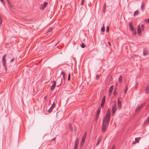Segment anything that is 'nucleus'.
<instances>
[{
  "mask_svg": "<svg viewBox=\"0 0 149 149\" xmlns=\"http://www.w3.org/2000/svg\"><path fill=\"white\" fill-rule=\"evenodd\" d=\"M109 121L108 122L106 121L105 119H104L102 122V125L101 128V131L102 132H104L108 127V125Z\"/></svg>",
  "mask_w": 149,
  "mask_h": 149,
  "instance_id": "f257e3e1",
  "label": "nucleus"
},
{
  "mask_svg": "<svg viewBox=\"0 0 149 149\" xmlns=\"http://www.w3.org/2000/svg\"><path fill=\"white\" fill-rule=\"evenodd\" d=\"M110 112L111 109H109L107 111L106 115L104 118L105 119L107 122H108V121H109L110 116Z\"/></svg>",
  "mask_w": 149,
  "mask_h": 149,
  "instance_id": "f03ea898",
  "label": "nucleus"
},
{
  "mask_svg": "<svg viewBox=\"0 0 149 149\" xmlns=\"http://www.w3.org/2000/svg\"><path fill=\"white\" fill-rule=\"evenodd\" d=\"M116 109V103L114 104L112 106V115L113 116L115 113V111Z\"/></svg>",
  "mask_w": 149,
  "mask_h": 149,
  "instance_id": "7ed1b4c3",
  "label": "nucleus"
},
{
  "mask_svg": "<svg viewBox=\"0 0 149 149\" xmlns=\"http://www.w3.org/2000/svg\"><path fill=\"white\" fill-rule=\"evenodd\" d=\"M6 54H5L4 56H3L2 57V62L3 63V66L5 67V68L6 70L7 68L6 66Z\"/></svg>",
  "mask_w": 149,
  "mask_h": 149,
  "instance_id": "20e7f679",
  "label": "nucleus"
},
{
  "mask_svg": "<svg viewBox=\"0 0 149 149\" xmlns=\"http://www.w3.org/2000/svg\"><path fill=\"white\" fill-rule=\"evenodd\" d=\"M144 104H142L140 105H139L138 107H137L136 110H135V112H137L138 111H139L140 109L143 107V106L144 105Z\"/></svg>",
  "mask_w": 149,
  "mask_h": 149,
  "instance_id": "39448f33",
  "label": "nucleus"
},
{
  "mask_svg": "<svg viewBox=\"0 0 149 149\" xmlns=\"http://www.w3.org/2000/svg\"><path fill=\"white\" fill-rule=\"evenodd\" d=\"M87 135V133L85 132L82 138L81 144L83 143L85 141L86 137Z\"/></svg>",
  "mask_w": 149,
  "mask_h": 149,
  "instance_id": "423d86ee",
  "label": "nucleus"
},
{
  "mask_svg": "<svg viewBox=\"0 0 149 149\" xmlns=\"http://www.w3.org/2000/svg\"><path fill=\"white\" fill-rule=\"evenodd\" d=\"M52 82L53 84L51 87V89L52 91L54 89L56 84V82L55 81H53Z\"/></svg>",
  "mask_w": 149,
  "mask_h": 149,
  "instance_id": "0eeeda50",
  "label": "nucleus"
},
{
  "mask_svg": "<svg viewBox=\"0 0 149 149\" xmlns=\"http://www.w3.org/2000/svg\"><path fill=\"white\" fill-rule=\"evenodd\" d=\"M132 22H130L129 23V26L130 30L132 31H134V27H133V26H132Z\"/></svg>",
  "mask_w": 149,
  "mask_h": 149,
  "instance_id": "6e6552de",
  "label": "nucleus"
},
{
  "mask_svg": "<svg viewBox=\"0 0 149 149\" xmlns=\"http://www.w3.org/2000/svg\"><path fill=\"white\" fill-rule=\"evenodd\" d=\"M55 106V104L54 103V102L52 106L48 110V111L49 112H51L52 111L54 107Z\"/></svg>",
  "mask_w": 149,
  "mask_h": 149,
  "instance_id": "1a4fd4ad",
  "label": "nucleus"
},
{
  "mask_svg": "<svg viewBox=\"0 0 149 149\" xmlns=\"http://www.w3.org/2000/svg\"><path fill=\"white\" fill-rule=\"evenodd\" d=\"M62 81V78H61L60 77L58 78L56 80L57 82L58 83L59 85L61 84Z\"/></svg>",
  "mask_w": 149,
  "mask_h": 149,
  "instance_id": "9d476101",
  "label": "nucleus"
},
{
  "mask_svg": "<svg viewBox=\"0 0 149 149\" xmlns=\"http://www.w3.org/2000/svg\"><path fill=\"white\" fill-rule=\"evenodd\" d=\"M137 32L139 35H140L141 34V31L140 27L139 25H138L137 27Z\"/></svg>",
  "mask_w": 149,
  "mask_h": 149,
  "instance_id": "9b49d317",
  "label": "nucleus"
},
{
  "mask_svg": "<svg viewBox=\"0 0 149 149\" xmlns=\"http://www.w3.org/2000/svg\"><path fill=\"white\" fill-rule=\"evenodd\" d=\"M113 85H112L109 88V95H110L111 94V93L112 91H113Z\"/></svg>",
  "mask_w": 149,
  "mask_h": 149,
  "instance_id": "f8f14e48",
  "label": "nucleus"
},
{
  "mask_svg": "<svg viewBox=\"0 0 149 149\" xmlns=\"http://www.w3.org/2000/svg\"><path fill=\"white\" fill-rule=\"evenodd\" d=\"M105 96H104L102 100V103H101V107H103V106L104 104V103H105Z\"/></svg>",
  "mask_w": 149,
  "mask_h": 149,
  "instance_id": "ddd939ff",
  "label": "nucleus"
},
{
  "mask_svg": "<svg viewBox=\"0 0 149 149\" xmlns=\"http://www.w3.org/2000/svg\"><path fill=\"white\" fill-rule=\"evenodd\" d=\"M148 52L146 49H144L143 52V55L146 56L148 54Z\"/></svg>",
  "mask_w": 149,
  "mask_h": 149,
  "instance_id": "4468645a",
  "label": "nucleus"
},
{
  "mask_svg": "<svg viewBox=\"0 0 149 149\" xmlns=\"http://www.w3.org/2000/svg\"><path fill=\"white\" fill-rule=\"evenodd\" d=\"M121 106V102L119 99L118 100V108H120Z\"/></svg>",
  "mask_w": 149,
  "mask_h": 149,
  "instance_id": "2eb2a0df",
  "label": "nucleus"
},
{
  "mask_svg": "<svg viewBox=\"0 0 149 149\" xmlns=\"http://www.w3.org/2000/svg\"><path fill=\"white\" fill-rule=\"evenodd\" d=\"M145 4L144 3H142L141 4V9L142 11H143L145 9Z\"/></svg>",
  "mask_w": 149,
  "mask_h": 149,
  "instance_id": "dca6fc26",
  "label": "nucleus"
},
{
  "mask_svg": "<svg viewBox=\"0 0 149 149\" xmlns=\"http://www.w3.org/2000/svg\"><path fill=\"white\" fill-rule=\"evenodd\" d=\"M149 91V87L148 86H147L146 88V94H148V91Z\"/></svg>",
  "mask_w": 149,
  "mask_h": 149,
  "instance_id": "f3484780",
  "label": "nucleus"
},
{
  "mask_svg": "<svg viewBox=\"0 0 149 149\" xmlns=\"http://www.w3.org/2000/svg\"><path fill=\"white\" fill-rule=\"evenodd\" d=\"M139 13L138 11V10H136L134 12V16L137 15H138Z\"/></svg>",
  "mask_w": 149,
  "mask_h": 149,
  "instance_id": "a211bd4d",
  "label": "nucleus"
},
{
  "mask_svg": "<svg viewBox=\"0 0 149 149\" xmlns=\"http://www.w3.org/2000/svg\"><path fill=\"white\" fill-rule=\"evenodd\" d=\"M78 142H79V139L78 138H77L75 142V146H77V145L78 144Z\"/></svg>",
  "mask_w": 149,
  "mask_h": 149,
  "instance_id": "6ab92c4d",
  "label": "nucleus"
},
{
  "mask_svg": "<svg viewBox=\"0 0 149 149\" xmlns=\"http://www.w3.org/2000/svg\"><path fill=\"white\" fill-rule=\"evenodd\" d=\"M122 79V77L121 76H120L119 77L118 79V81L119 83H121Z\"/></svg>",
  "mask_w": 149,
  "mask_h": 149,
  "instance_id": "aec40b11",
  "label": "nucleus"
},
{
  "mask_svg": "<svg viewBox=\"0 0 149 149\" xmlns=\"http://www.w3.org/2000/svg\"><path fill=\"white\" fill-rule=\"evenodd\" d=\"M69 129L70 130V131H71L72 132L73 131V129H72V127L71 126V124H70L69 125Z\"/></svg>",
  "mask_w": 149,
  "mask_h": 149,
  "instance_id": "412c9836",
  "label": "nucleus"
},
{
  "mask_svg": "<svg viewBox=\"0 0 149 149\" xmlns=\"http://www.w3.org/2000/svg\"><path fill=\"white\" fill-rule=\"evenodd\" d=\"M48 3L46 2H45L44 3L43 5H42V6H44V8H45L46 6L47 5Z\"/></svg>",
  "mask_w": 149,
  "mask_h": 149,
  "instance_id": "4be33fe9",
  "label": "nucleus"
},
{
  "mask_svg": "<svg viewBox=\"0 0 149 149\" xmlns=\"http://www.w3.org/2000/svg\"><path fill=\"white\" fill-rule=\"evenodd\" d=\"M101 140V139L100 138H98L97 142L96 144L97 145L100 143Z\"/></svg>",
  "mask_w": 149,
  "mask_h": 149,
  "instance_id": "5701e85b",
  "label": "nucleus"
},
{
  "mask_svg": "<svg viewBox=\"0 0 149 149\" xmlns=\"http://www.w3.org/2000/svg\"><path fill=\"white\" fill-rule=\"evenodd\" d=\"M127 86H126L125 87V89L124 91V93L125 94H126V92L127 91Z\"/></svg>",
  "mask_w": 149,
  "mask_h": 149,
  "instance_id": "b1692460",
  "label": "nucleus"
},
{
  "mask_svg": "<svg viewBox=\"0 0 149 149\" xmlns=\"http://www.w3.org/2000/svg\"><path fill=\"white\" fill-rule=\"evenodd\" d=\"M61 74L63 75V78L64 79H65V73L63 72L62 71L61 72Z\"/></svg>",
  "mask_w": 149,
  "mask_h": 149,
  "instance_id": "393cba45",
  "label": "nucleus"
},
{
  "mask_svg": "<svg viewBox=\"0 0 149 149\" xmlns=\"http://www.w3.org/2000/svg\"><path fill=\"white\" fill-rule=\"evenodd\" d=\"M53 29L52 28H50L47 30V33H48L51 31Z\"/></svg>",
  "mask_w": 149,
  "mask_h": 149,
  "instance_id": "a878e982",
  "label": "nucleus"
},
{
  "mask_svg": "<svg viewBox=\"0 0 149 149\" xmlns=\"http://www.w3.org/2000/svg\"><path fill=\"white\" fill-rule=\"evenodd\" d=\"M81 47L82 48H84L85 47V46L84 45V44L83 43H82L81 45Z\"/></svg>",
  "mask_w": 149,
  "mask_h": 149,
  "instance_id": "bb28decb",
  "label": "nucleus"
},
{
  "mask_svg": "<svg viewBox=\"0 0 149 149\" xmlns=\"http://www.w3.org/2000/svg\"><path fill=\"white\" fill-rule=\"evenodd\" d=\"M106 8V3H105L103 7V10H105Z\"/></svg>",
  "mask_w": 149,
  "mask_h": 149,
  "instance_id": "cd10ccee",
  "label": "nucleus"
},
{
  "mask_svg": "<svg viewBox=\"0 0 149 149\" xmlns=\"http://www.w3.org/2000/svg\"><path fill=\"white\" fill-rule=\"evenodd\" d=\"M105 30L104 27V26L102 27L101 28V31L102 32H104Z\"/></svg>",
  "mask_w": 149,
  "mask_h": 149,
  "instance_id": "c85d7f7f",
  "label": "nucleus"
},
{
  "mask_svg": "<svg viewBox=\"0 0 149 149\" xmlns=\"http://www.w3.org/2000/svg\"><path fill=\"white\" fill-rule=\"evenodd\" d=\"M100 109L99 108H98V110H97V114H99L100 113Z\"/></svg>",
  "mask_w": 149,
  "mask_h": 149,
  "instance_id": "c756f323",
  "label": "nucleus"
},
{
  "mask_svg": "<svg viewBox=\"0 0 149 149\" xmlns=\"http://www.w3.org/2000/svg\"><path fill=\"white\" fill-rule=\"evenodd\" d=\"M70 74H69L68 75V81H69L70 80Z\"/></svg>",
  "mask_w": 149,
  "mask_h": 149,
  "instance_id": "7c9ffc66",
  "label": "nucleus"
},
{
  "mask_svg": "<svg viewBox=\"0 0 149 149\" xmlns=\"http://www.w3.org/2000/svg\"><path fill=\"white\" fill-rule=\"evenodd\" d=\"M149 123V116L148 117V118H147L146 121L145 122V123Z\"/></svg>",
  "mask_w": 149,
  "mask_h": 149,
  "instance_id": "2f4dec72",
  "label": "nucleus"
},
{
  "mask_svg": "<svg viewBox=\"0 0 149 149\" xmlns=\"http://www.w3.org/2000/svg\"><path fill=\"white\" fill-rule=\"evenodd\" d=\"M139 142V141H134L132 143H133V144H135L136 143H138Z\"/></svg>",
  "mask_w": 149,
  "mask_h": 149,
  "instance_id": "473e14b6",
  "label": "nucleus"
},
{
  "mask_svg": "<svg viewBox=\"0 0 149 149\" xmlns=\"http://www.w3.org/2000/svg\"><path fill=\"white\" fill-rule=\"evenodd\" d=\"M3 22V19L0 16V24H1Z\"/></svg>",
  "mask_w": 149,
  "mask_h": 149,
  "instance_id": "72a5a7b5",
  "label": "nucleus"
},
{
  "mask_svg": "<svg viewBox=\"0 0 149 149\" xmlns=\"http://www.w3.org/2000/svg\"><path fill=\"white\" fill-rule=\"evenodd\" d=\"M99 114H96V119L95 120H97V118H98V116H99Z\"/></svg>",
  "mask_w": 149,
  "mask_h": 149,
  "instance_id": "f704fd0d",
  "label": "nucleus"
},
{
  "mask_svg": "<svg viewBox=\"0 0 149 149\" xmlns=\"http://www.w3.org/2000/svg\"><path fill=\"white\" fill-rule=\"evenodd\" d=\"M99 75H97L96 76V79H98L99 78Z\"/></svg>",
  "mask_w": 149,
  "mask_h": 149,
  "instance_id": "c9c22d12",
  "label": "nucleus"
},
{
  "mask_svg": "<svg viewBox=\"0 0 149 149\" xmlns=\"http://www.w3.org/2000/svg\"><path fill=\"white\" fill-rule=\"evenodd\" d=\"M45 8H44V6H42V5H41V6L40 7V8L42 9V10H43Z\"/></svg>",
  "mask_w": 149,
  "mask_h": 149,
  "instance_id": "e433bc0d",
  "label": "nucleus"
},
{
  "mask_svg": "<svg viewBox=\"0 0 149 149\" xmlns=\"http://www.w3.org/2000/svg\"><path fill=\"white\" fill-rule=\"evenodd\" d=\"M14 58H13L12 59L10 60V62H13V61H14Z\"/></svg>",
  "mask_w": 149,
  "mask_h": 149,
  "instance_id": "4c0bfd02",
  "label": "nucleus"
},
{
  "mask_svg": "<svg viewBox=\"0 0 149 149\" xmlns=\"http://www.w3.org/2000/svg\"><path fill=\"white\" fill-rule=\"evenodd\" d=\"M141 26L142 27V29H143V27H144V25L142 24L141 25Z\"/></svg>",
  "mask_w": 149,
  "mask_h": 149,
  "instance_id": "58836bf2",
  "label": "nucleus"
},
{
  "mask_svg": "<svg viewBox=\"0 0 149 149\" xmlns=\"http://www.w3.org/2000/svg\"><path fill=\"white\" fill-rule=\"evenodd\" d=\"M77 149V146H75L73 149Z\"/></svg>",
  "mask_w": 149,
  "mask_h": 149,
  "instance_id": "ea45409f",
  "label": "nucleus"
},
{
  "mask_svg": "<svg viewBox=\"0 0 149 149\" xmlns=\"http://www.w3.org/2000/svg\"><path fill=\"white\" fill-rule=\"evenodd\" d=\"M133 32V34H135L136 33V31H132Z\"/></svg>",
  "mask_w": 149,
  "mask_h": 149,
  "instance_id": "a19ab883",
  "label": "nucleus"
},
{
  "mask_svg": "<svg viewBox=\"0 0 149 149\" xmlns=\"http://www.w3.org/2000/svg\"><path fill=\"white\" fill-rule=\"evenodd\" d=\"M84 2V0H83L82 1L81 3V4L82 5H83Z\"/></svg>",
  "mask_w": 149,
  "mask_h": 149,
  "instance_id": "79ce46f5",
  "label": "nucleus"
},
{
  "mask_svg": "<svg viewBox=\"0 0 149 149\" xmlns=\"http://www.w3.org/2000/svg\"><path fill=\"white\" fill-rule=\"evenodd\" d=\"M137 138V140H139L140 139V137H138Z\"/></svg>",
  "mask_w": 149,
  "mask_h": 149,
  "instance_id": "37998d69",
  "label": "nucleus"
},
{
  "mask_svg": "<svg viewBox=\"0 0 149 149\" xmlns=\"http://www.w3.org/2000/svg\"><path fill=\"white\" fill-rule=\"evenodd\" d=\"M114 148H115V145H113L111 149H114Z\"/></svg>",
  "mask_w": 149,
  "mask_h": 149,
  "instance_id": "c03bdc74",
  "label": "nucleus"
},
{
  "mask_svg": "<svg viewBox=\"0 0 149 149\" xmlns=\"http://www.w3.org/2000/svg\"><path fill=\"white\" fill-rule=\"evenodd\" d=\"M108 44H109V46H110L111 45V43H110L109 42H108Z\"/></svg>",
  "mask_w": 149,
  "mask_h": 149,
  "instance_id": "a18cd8bd",
  "label": "nucleus"
},
{
  "mask_svg": "<svg viewBox=\"0 0 149 149\" xmlns=\"http://www.w3.org/2000/svg\"><path fill=\"white\" fill-rule=\"evenodd\" d=\"M135 141H138L137 138H135Z\"/></svg>",
  "mask_w": 149,
  "mask_h": 149,
  "instance_id": "49530a36",
  "label": "nucleus"
},
{
  "mask_svg": "<svg viewBox=\"0 0 149 149\" xmlns=\"http://www.w3.org/2000/svg\"><path fill=\"white\" fill-rule=\"evenodd\" d=\"M107 31H109L108 26L107 27Z\"/></svg>",
  "mask_w": 149,
  "mask_h": 149,
  "instance_id": "de8ad7c7",
  "label": "nucleus"
},
{
  "mask_svg": "<svg viewBox=\"0 0 149 149\" xmlns=\"http://www.w3.org/2000/svg\"><path fill=\"white\" fill-rule=\"evenodd\" d=\"M138 86V84L137 83L136 84H135V87H136L137 86Z\"/></svg>",
  "mask_w": 149,
  "mask_h": 149,
  "instance_id": "09e8293b",
  "label": "nucleus"
},
{
  "mask_svg": "<svg viewBox=\"0 0 149 149\" xmlns=\"http://www.w3.org/2000/svg\"><path fill=\"white\" fill-rule=\"evenodd\" d=\"M113 93L114 95H116V93H115V91Z\"/></svg>",
  "mask_w": 149,
  "mask_h": 149,
  "instance_id": "8fccbe9b",
  "label": "nucleus"
},
{
  "mask_svg": "<svg viewBox=\"0 0 149 149\" xmlns=\"http://www.w3.org/2000/svg\"><path fill=\"white\" fill-rule=\"evenodd\" d=\"M1 2L2 3H3V0H0Z\"/></svg>",
  "mask_w": 149,
  "mask_h": 149,
  "instance_id": "3c124183",
  "label": "nucleus"
},
{
  "mask_svg": "<svg viewBox=\"0 0 149 149\" xmlns=\"http://www.w3.org/2000/svg\"><path fill=\"white\" fill-rule=\"evenodd\" d=\"M103 10V13H105V10Z\"/></svg>",
  "mask_w": 149,
  "mask_h": 149,
  "instance_id": "603ef678",
  "label": "nucleus"
},
{
  "mask_svg": "<svg viewBox=\"0 0 149 149\" xmlns=\"http://www.w3.org/2000/svg\"><path fill=\"white\" fill-rule=\"evenodd\" d=\"M147 22L148 23H149V19H148L147 20Z\"/></svg>",
  "mask_w": 149,
  "mask_h": 149,
  "instance_id": "864d4df0",
  "label": "nucleus"
},
{
  "mask_svg": "<svg viewBox=\"0 0 149 149\" xmlns=\"http://www.w3.org/2000/svg\"><path fill=\"white\" fill-rule=\"evenodd\" d=\"M56 138H53V139H52V140H54Z\"/></svg>",
  "mask_w": 149,
  "mask_h": 149,
  "instance_id": "5fc2aeb1",
  "label": "nucleus"
},
{
  "mask_svg": "<svg viewBox=\"0 0 149 149\" xmlns=\"http://www.w3.org/2000/svg\"><path fill=\"white\" fill-rule=\"evenodd\" d=\"M56 45H57V44H56L55 46Z\"/></svg>",
  "mask_w": 149,
  "mask_h": 149,
  "instance_id": "6e6d98bb",
  "label": "nucleus"
}]
</instances>
